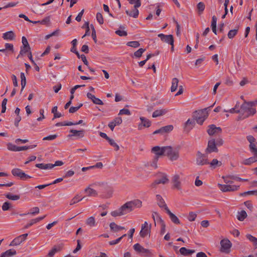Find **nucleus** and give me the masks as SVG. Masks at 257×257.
<instances>
[{
  "instance_id": "f257e3e1",
  "label": "nucleus",
  "mask_w": 257,
  "mask_h": 257,
  "mask_svg": "<svg viewBox=\"0 0 257 257\" xmlns=\"http://www.w3.org/2000/svg\"><path fill=\"white\" fill-rule=\"evenodd\" d=\"M166 154L168 159L171 161L177 160L179 158V148H173L171 146H166Z\"/></svg>"
},
{
  "instance_id": "f03ea898",
  "label": "nucleus",
  "mask_w": 257,
  "mask_h": 257,
  "mask_svg": "<svg viewBox=\"0 0 257 257\" xmlns=\"http://www.w3.org/2000/svg\"><path fill=\"white\" fill-rule=\"evenodd\" d=\"M208 108H206L195 112L194 116L197 123L202 125L204 120L207 118L209 114Z\"/></svg>"
},
{
  "instance_id": "7ed1b4c3",
  "label": "nucleus",
  "mask_w": 257,
  "mask_h": 257,
  "mask_svg": "<svg viewBox=\"0 0 257 257\" xmlns=\"http://www.w3.org/2000/svg\"><path fill=\"white\" fill-rule=\"evenodd\" d=\"M249 101L244 100V102L240 106L242 111L247 113V116H252L256 113V109L253 105L248 104Z\"/></svg>"
},
{
  "instance_id": "20e7f679",
  "label": "nucleus",
  "mask_w": 257,
  "mask_h": 257,
  "mask_svg": "<svg viewBox=\"0 0 257 257\" xmlns=\"http://www.w3.org/2000/svg\"><path fill=\"white\" fill-rule=\"evenodd\" d=\"M152 217L155 221V223L156 224V222H157V223L160 225V233L161 234H164L166 232V224L164 221L157 212H154L152 214Z\"/></svg>"
},
{
  "instance_id": "39448f33",
  "label": "nucleus",
  "mask_w": 257,
  "mask_h": 257,
  "mask_svg": "<svg viewBox=\"0 0 257 257\" xmlns=\"http://www.w3.org/2000/svg\"><path fill=\"white\" fill-rule=\"evenodd\" d=\"M220 245V251L223 253H228L230 251L232 243L229 239L224 238L221 240Z\"/></svg>"
},
{
  "instance_id": "423d86ee",
  "label": "nucleus",
  "mask_w": 257,
  "mask_h": 257,
  "mask_svg": "<svg viewBox=\"0 0 257 257\" xmlns=\"http://www.w3.org/2000/svg\"><path fill=\"white\" fill-rule=\"evenodd\" d=\"M151 224H149L148 222L145 221L142 224L141 230L140 232V235L142 237H145L150 236L151 230Z\"/></svg>"
},
{
  "instance_id": "0eeeda50",
  "label": "nucleus",
  "mask_w": 257,
  "mask_h": 257,
  "mask_svg": "<svg viewBox=\"0 0 257 257\" xmlns=\"http://www.w3.org/2000/svg\"><path fill=\"white\" fill-rule=\"evenodd\" d=\"M12 174L15 177L20 178L22 180H27L32 178L31 176L25 174L20 169L15 168L12 169Z\"/></svg>"
},
{
  "instance_id": "6e6552de",
  "label": "nucleus",
  "mask_w": 257,
  "mask_h": 257,
  "mask_svg": "<svg viewBox=\"0 0 257 257\" xmlns=\"http://www.w3.org/2000/svg\"><path fill=\"white\" fill-rule=\"evenodd\" d=\"M183 175L182 173L175 174L172 177V183L174 188L181 190L182 188L181 176Z\"/></svg>"
},
{
  "instance_id": "1a4fd4ad",
  "label": "nucleus",
  "mask_w": 257,
  "mask_h": 257,
  "mask_svg": "<svg viewBox=\"0 0 257 257\" xmlns=\"http://www.w3.org/2000/svg\"><path fill=\"white\" fill-rule=\"evenodd\" d=\"M128 209V202H127L118 209L112 211L111 212V215L113 217L121 216L126 213Z\"/></svg>"
},
{
  "instance_id": "9d476101",
  "label": "nucleus",
  "mask_w": 257,
  "mask_h": 257,
  "mask_svg": "<svg viewBox=\"0 0 257 257\" xmlns=\"http://www.w3.org/2000/svg\"><path fill=\"white\" fill-rule=\"evenodd\" d=\"M196 164L200 166L209 164L207 156L200 152H198L196 158Z\"/></svg>"
},
{
  "instance_id": "9b49d317",
  "label": "nucleus",
  "mask_w": 257,
  "mask_h": 257,
  "mask_svg": "<svg viewBox=\"0 0 257 257\" xmlns=\"http://www.w3.org/2000/svg\"><path fill=\"white\" fill-rule=\"evenodd\" d=\"M133 249L137 254L141 255H147L150 253L149 249L144 248L138 243L134 245Z\"/></svg>"
},
{
  "instance_id": "f8f14e48",
  "label": "nucleus",
  "mask_w": 257,
  "mask_h": 257,
  "mask_svg": "<svg viewBox=\"0 0 257 257\" xmlns=\"http://www.w3.org/2000/svg\"><path fill=\"white\" fill-rule=\"evenodd\" d=\"M166 147H160L155 146L152 148L151 152L155 155V157L158 159L160 156L165 155L166 154Z\"/></svg>"
},
{
  "instance_id": "ddd939ff",
  "label": "nucleus",
  "mask_w": 257,
  "mask_h": 257,
  "mask_svg": "<svg viewBox=\"0 0 257 257\" xmlns=\"http://www.w3.org/2000/svg\"><path fill=\"white\" fill-rule=\"evenodd\" d=\"M219 188L222 192L234 191L237 190L239 186L230 184H218Z\"/></svg>"
},
{
  "instance_id": "4468645a",
  "label": "nucleus",
  "mask_w": 257,
  "mask_h": 257,
  "mask_svg": "<svg viewBox=\"0 0 257 257\" xmlns=\"http://www.w3.org/2000/svg\"><path fill=\"white\" fill-rule=\"evenodd\" d=\"M28 235V233H25L16 237L11 241L10 246H17L26 240Z\"/></svg>"
},
{
  "instance_id": "2eb2a0df",
  "label": "nucleus",
  "mask_w": 257,
  "mask_h": 257,
  "mask_svg": "<svg viewBox=\"0 0 257 257\" xmlns=\"http://www.w3.org/2000/svg\"><path fill=\"white\" fill-rule=\"evenodd\" d=\"M140 119L141 121L138 124V129L139 130L150 126L151 121L149 119L143 116L140 117Z\"/></svg>"
},
{
  "instance_id": "dca6fc26",
  "label": "nucleus",
  "mask_w": 257,
  "mask_h": 257,
  "mask_svg": "<svg viewBox=\"0 0 257 257\" xmlns=\"http://www.w3.org/2000/svg\"><path fill=\"white\" fill-rule=\"evenodd\" d=\"M218 149L215 144V141L214 139H211L209 140L208 142L207 147L206 149V152L207 153H210L212 152H217Z\"/></svg>"
},
{
  "instance_id": "f3484780",
  "label": "nucleus",
  "mask_w": 257,
  "mask_h": 257,
  "mask_svg": "<svg viewBox=\"0 0 257 257\" xmlns=\"http://www.w3.org/2000/svg\"><path fill=\"white\" fill-rule=\"evenodd\" d=\"M159 177H160V178L155 180L152 184V186L154 187L157 184H161V183L165 184V183H167L168 182L169 179H168L166 174H164V173H160V174H159Z\"/></svg>"
},
{
  "instance_id": "a211bd4d",
  "label": "nucleus",
  "mask_w": 257,
  "mask_h": 257,
  "mask_svg": "<svg viewBox=\"0 0 257 257\" xmlns=\"http://www.w3.org/2000/svg\"><path fill=\"white\" fill-rule=\"evenodd\" d=\"M158 37L160 38L161 40L166 43L173 45L174 43V39L172 35H166L163 34H160Z\"/></svg>"
},
{
  "instance_id": "6ab92c4d",
  "label": "nucleus",
  "mask_w": 257,
  "mask_h": 257,
  "mask_svg": "<svg viewBox=\"0 0 257 257\" xmlns=\"http://www.w3.org/2000/svg\"><path fill=\"white\" fill-rule=\"evenodd\" d=\"M142 206V202L139 199H134L130 201V211L137 208H140Z\"/></svg>"
},
{
  "instance_id": "aec40b11",
  "label": "nucleus",
  "mask_w": 257,
  "mask_h": 257,
  "mask_svg": "<svg viewBox=\"0 0 257 257\" xmlns=\"http://www.w3.org/2000/svg\"><path fill=\"white\" fill-rule=\"evenodd\" d=\"M222 131L221 128L220 127H216L214 124L210 125L208 126L207 133L210 136H213L215 134L221 133Z\"/></svg>"
},
{
  "instance_id": "412c9836",
  "label": "nucleus",
  "mask_w": 257,
  "mask_h": 257,
  "mask_svg": "<svg viewBox=\"0 0 257 257\" xmlns=\"http://www.w3.org/2000/svg\"><path fill=\"white\" fill-rule=\"evenodd\" d=\"M166 211L167 213L169 215L170 219L173 223L177 224H180V222L179 218L174 214L171 212L168 207H166Z\"/></svg>"
},
{
  "instance_id": "4be33fe9",
  "label": "nucleus",
  "mask_w": 257,
  "mask_h": 257,
  "mask_svg": "<svg viewBox=\"0 0 257 257\" xmlns=\"http://www.w3.org/2000/svg\"><path fill=\"white\" fill-rule=\"evenodd\" d=\"M87 97L92 100V101L95 104L103 105V101L98 98H97L93 94L91 93L88 92L87 93Z\"/></svg>"
},
{
  "instance_id": "5701e85b",
  "label": "nucleus",
  "mask_w": 257,
  "mask_h": 257,
  "mask_svg": "<svg viewBox=\"0 0 257 257\" xmlns=\"http://www.w3.org/2000/svg\"><path fill=\"white\" fill-rule=\"evenodd\" d=\"M70 132L72 133V135H68L69 137L76 136L78 138H82L84 136L85 132L84 130L77 131L75 130H71Z\"/></svg>"
},
{
  "instance_id": "b1692460",
  "label": "nucleus",
  "mask_w": 257,
  "mask_h": 257,
  "mask_svg": "<svg viewBox=\"0 0 257 257\" xmlns=\"http://www.w3.org/2000/svg\"><path fill=\"white\" fill-rule=\"evenodd\" d=\"M121 122V118L120 117H117L115 118L112 121L110 122L108 125L112 131L116 125L120 124Z\"/></svg>"
},
{
  "instance_id": "393cba45",
  "label": "nucleus",
  "mask_w": 257,
  "mask_h": 257,
  "mask_svg": "<svg viewBox=\"0 0 257 257\" xmlns=\"http://www.w3.org/2000/svg\"><path fill=\"white\" fill-rule=\"evenodd\" d=\"M2 37L6 40H13L15 38V35L13 31H10L4 33Z\"/></svg>"
},
{
  "instance_id": "a878e982",
  "label": "nucleus",
  "mask_w": 257,
  "mask_h": 257,
  "mask_svg": "<svg viewBox=\"0 0 257 257\" xmlns=\"http://www.w3.org/2000/svg\"><path fill=\"white\" fill-rule=\"evenodd\" d=\"M17 254L16 251L14 249H10L6 251L2 252L0 257H12Z\"/></svg>"
},
{
  "instance_id": "bb28decb",
  "label": "nucleus",
  "mask_w": 257,
  "mask_h": 257,
  "mask_svg": "<svg viewBox=\"0 0 257 257\" xmlns=\"http://www.w3.org/2000/svg\"><path fill=\"white\" fill-rule=\"evenodd\" d=\"M158 159L155 158L153 160L151 161L147 162L145 164V166L147 167L151 168L153 169H155L157 168V162Z\"/></svg>"
},
{
  "instance_id": "cd10ccee",
  "label": "nucleus",
  "mask_w": 257,
  "mask_h": 257,
  "mask_svg": "<svg viewBox=\"0 0 257 257\" xmlns=\"http://www.w3.org/2000/svg\"><path fill=\"white\" fill-rule=\"evenodd\" d=\"M168 111L167 109H160L155 110L152 114L153 117H157L165 114Z\"/></svg>"
},
{
  "instance_id": "c85d7f7f",
  "label": "nucleus",
  "mask_w": 257,
  "mask_h": 257,
  "mask_svg": "<svg viewBox=\"0 0 257 257\" xmlns=\"http://www.w3.org/2000/svg\"><path fill=\"white\" fill-rule=\"evenodd\" d=\"M104 190L103 191V193H106L107 194L105 195V197L106 198H109L112 196L113 190L111 187L107 185V184H104Z\"/></svg>"
},
{
  "instance_id": "c756f323",
  "label": "nucleus",
  "mask_w": 257,
  "mask_h": 257,
  "mask_svg": "<svg viewBox=\"0 0 257 257\" xmlns=\"http://www.w3.org/2000/svg\"><path fill=\"white\" fill-rule=\"evenodd\" d=\"M209 167L211 169H215L218 167H220L222 165V162L221 161H218L216 159H214L212 160L211 162H209Z\"/></svg>"
},
{
  "instance_id": "7c9ffc66",
  "label": "nucleus",
  "mask_w": 257,
  "mask_h": 257,
  "mask_svg": "<svg viewBox=\"0 0 257 257\" xmlns=\"http://www.w3.org/2000/svg\"><path fill=\"white\" fill-rule=\"evenodd\" d=\"M109 226L111 230L114 232H118L124 228V227L118 225L113 222L110 223Z\"/></svg>"
},
{
  "instance_id": "2f4dec72",
  "label": "nucleus",
  "mask_w": 257,
  "mask_h": 257,
  "mask_svg": "<svg viewBox=\"0 0 257 257\" xmlns=\"http://www.w3.org/2000/svg\"><path fill=\"white\" fill-rule=\"evenodd\" d=\"M35 166L42 170H48L52 169V164H37Z\"/></svg>"
},
{
  "instance_id": "473e14b6",
  "label": "nucleus",
  "mask_w": 257,
  "mask_h": 257,
  "mask_svg": "<svg viewBox=\"0 0 257 257\" xmlns=\"http://www.w3.org/2000/svg\"><path fill=\"white\" fill-rule=\"evenodd\" d=\"M125 29L124 27L120 26L119 29L115 31V34L120 37L126 36L127 35V32Z\"/></svg>"
},
{
  "instance_id": "72a5a7b5",
  "label": "nucleus",
  "mask_w": 257,
  "mask_h": 257,
  "mask_svg": "<svg viewBox=\"0 0 257 257\" xmlns=\"http://www.w3.org/2000/svg\"><path fill=\"white\" fill-rule=\"evenodd\" d=\"M179 251L181 254L184 255H189L195 252L194 250L188 249L185 247L180 248Z\"/></svg>"
},
{
  "instance_id": "f704fd0d",
  "label": "nucleus",
  "mask_w": 257,
  "mask_h": 257,
  "mask_svg": "<svg viewBox=\"0 0 257 257\" xmlns=\"http://www.w3.org/2000/svg\"><path fill=\"white\" fill-rule=\"evenodd\" d=\"M156 198L158 201V204L159 206L161 208H164V209L166 210V207H168L166 203H165V201H164L163 199L162 198V197L159 195H156Z\"/></svg>"
},
{
  "instance_id": "c9c22d12",
  "label": "nucleus",
  "mask_w": 257,
  "mask_h": 257,
  "mask_svg": "<svg viewBox=\"0 0 257 257\" xmlns=\"http://www.w3.org/2000/svg\"><path fill=\"white\" fill-rule=\"evenodd\" d=\"M195 124V122L193 120L188 119L184 124V127L187 131L191 130Z\"/></svg>"
},
{
  "instance_id": "e433bc0d",
  "label": "nucleus",
  "mask_w": 257,
  "mask_h": 257,
  "mask_svg": "<svg viewBox=\"0 0 257 257\" xmlns=\"http://www.w3.org/2000/svg\"><path fill=\"white\" fill-rule=\"evenodd\" d=\"M39 212H40V209H39V207H35L31 208L29 212H28L27 213L20 214V216H25V215H27L28 214H32L33 215H34L35 214H38L39 213Z\"/></svg>"
},
{
  "instance_id": "4c0bfd02",
  "label": "nucleus",
  "mask_w": 257,
  "mask_h": 257,
  "mask_svg": "<svg viewBox=\"0 0 257 257\" xmlns=\"http://www.w3.org/2000/svg\"><path fill=\"white\" fill-rule=\"evenodd\" d=\"M85 192L87 194L88 196L95 197L97 195V193L96 190L90 187H87L85 189Z\"/></svg>"
},
{
  "instance_id": "58836bf2",
  "label": "nucleus",
  "mask_w": 257,
  "mask_h": 257,
  "mask_svg": "<svg viewBox=\"0 0 257 257\" xmlns=\"http://www.w3.org/2000/svg\"><path fill=\"white\" fill-rule=\"evenodd\" d=\"M247 215L246 212L244 210H242L238 212L237 215V218L238 220L242 221L247 217Z\"/></svg>"
},
{
  "instance_id": "ea45409f",
  "label": "nucleus",
  "mask_w": 257,
  "mask_h": 257,
  "mask_svg": "<svg viewBox=\"0 0 257 257\" xmlns=\"http://www.w3.org/2000/svg\"><path fill=\"white\" fill-rule=\"evenodd\" d=\"M257 161V155H253V157H250L247 159L243 161V163L245 165H250L252 163L255 162Z\"/></svg>"
},
{
  "instance_id": "a19ab883",
  "label": "nucleus",
  "mask_w": 257,
  "mask_h": 257,
  "mask_svg": "<svg viewBox=\"0 0 257 257\" xmlns=\"http://www.w3.org/2000/svg\"><path fill=\"white\" fill-rule=\"evenodd\" d=\"M86 224L90 227L94 226L96 225L95 218L93 216H91L86 220Z\"/></svg>"
},
{
  "instance_id": "79ce46f5",
  "label": "nucleus",
  "mask_w": 257,
  "mask_h": 257,
  "mask_svg": "<svg viewBox=\"0 0 257 257\" xmlns=\"http://www.w3.org/2000/svg\"><path fill=\"white\" fill-rule=\"evenodd\" d=\"M179 80L176 78H174L172 81V86L171 87V90L172 92H174L177 90L178 87Z\"/></svg>"
},
{
  "instance_id": "37998d69",
  "label": "nucleus",
  "mask_w": 257,
  "mask_h": 257,
  "mask_svg": "<svg viewBox=\"0 0 257 257\" xmlns=\"http://www.w3.org/2000/svg\"><path fill=\"white\" fill-rule=\"evenodd\" d=\"M246 237L247 239H248L250 242H251L253 245L257 247V238L253 236L251 234H247L246 235Z\"/></svg>"
},
{
  "instance_id": "c03bdc74",
  "label": "nucleus",
  "mask_w": 257,
  "mask_h": 257,
  "mask_svg": "<svg viewBox=\"0 0 257 257\" xmlns=\"http://www.w3.org/2000/svg\"><path fill=\"white\" fill-rule=\"evenodd\" d=\"M249 148L250 151L253 155H257V148H256V143H252L251 144H249Z\"/></svg>"
},
{
  "instance_id": "a18cd8bd",
  "label": "nucleus",
  "mask_w": 257,
  "mask_h": 257,
  "mask_svg": "<svg viewBox=\"0 0 257 257\" xmlns=\"http://www.w3.org/2000/svg\"><path fill=\"white\" fill-rule=\"evenodd\" d=\"M138 8L139 7H133L132 10L130 12V17H132L134 18H136L138 17L139 14V10H138Z\"/></svg>"
},
{
  "instance_id": "49530a36",
  "label": "nucleus",
  "mask_w": 257,
  "mask_h": 257,
  "mask_svg": "<svg viewBox=\"0 0 257 257\" xmlns=\"http://www.w3.org/2000/svg\"><path fill=\"white\" fill-rule=\"evenodd\" d=\"M20 77H21V92H22L26 85V78L25 76V74L23 72L21 73Z\"/></svg>"
},
{
  "instance_id": "de8ad7c7",
  "label": "nucleus",
  "mask_w": 257,
  "mask_h": 257,
  "mask_svg": "<svg viewBox=\"0 0 257 257\" xmlns=\"http://www.w3.org/2000/svg\"><path fill=\"white\" fill-rule=\"evenodd\" d=\"M7 198L12 200H18L20 198V195H12L11 193H8L5 195Z\"/></svg>"
},
{
  "instance_id": "09e8293b",
  "label": "nucleus",
  "mask_w": 257,
  "mask_h": 257,
  "mask_svg": "<svg viewBox=\"0 0 257 257\" xmlns=\"http://www.w3.org/2000/svg\"><path fill=\"white\" fill-rule=\"evenodd\" d=\"M8 149L11 151L19 152V147L12 143L7 145Z\"/></svg>"
},
{
  "instance_id": "8fccbe9b",
  "label": "nucleus",
  "mask_w": 257,
  "mask_h": 257,
  "mask_svg": "<svg viewBox=\"0 0 257 257\" xmlns=\"http://www.w3.org/2000/svg\"><path fill=\"white\" fill-rule=\"evenodd\" d=\"M84 198V197L80 198L78 195H77L71 199L70 202V205H72L82 200Z\"/></svg>"
},
{
  "instance_id": "3c124183",
  "label": "nucleus",
  "mask_w": 257,
  "mask_h": 257,
  "mask_svg": "<svg viewBox=\"0 0 257 257\" xmlns=\"http://www.w3.org/2000/svg\"><path fill=\"white\" fill-rule=\"evenodd\" d=\"M197 7L198 11V14L199 15H200L204 11V10L205 9V5H204V4L203 3L199 2L197 4Z\"/></svg>"
},
{
  "instance_id": "603ef678",
  "label": "nucleus",
  "mask_w": 257,
  "mask_h": 257,
  "mask_svg": "<svg viewBox=\"0 0 257 257\" xmlns=\"http://www.w3.org/2000/svg\"><path fill=\"white\" fill-rule=\"evenodd\" d=\"M197 217V214L194 212H189L187 218L190 221H193Z\"/></svg>"
},
{
  "instance_id": "864d4df0",
  "label": "nucleus",
  "mask_w": 257,
  "mask_h": 257,
  "mask_svg": "<svg viewBox=\"0 0 257 257\" xmlns=\"http://www.w3.org/2000/svg\"><path fill=\"white\" fill-rule=\"evenodd\" d=\"M90 27L92 30V34H91L92 38L94 43H97V39H96V31H95L94 27L92 24H91L90 25Z\"/></svg>"
},
{
  "instance_id": "5fc2aeb1",
  "label": "nucleus",
  "mask_w": 257,
  "mask_h": 257,
  "mask_svg": "<svg viewBox=\"0 0 257 257\" xmlns=\"http://www.w3.org/2000/svg\"><path fill=\"white\" fill-rule=\"evenodd\" d=\"M237 33V29L230 30L228 33L227 36L229 39H232Z\"/></svg>"
},
{
  "instance_id": "6e6d98bb",
  "label": "nucleus",
  "mask_w": 257,
  "mask_h": 257,
  "mask_svg": "<svg viewBox=\"0 0 257 257\" xmlns=\"http://www.w3.org/2000/svg\"><path fill=\"white\" fill-rule=\"evenodd\" d=\"M22 44H23V48H28V49H30V45L29 44V43L27 41V39H26V38L24 36H23L22 38Z\"/></svg>"
},
{
  "instance_id": "4d7b16f0",
  "label": "nucleus",
  "mask_w": 257,
  "mask_h": 257,
  "mask_svg": "<svg viewBox=\"0 0 257 257\" xmlns=\"http://www.w3.org/2000/svg\"><path fill=\"white\" fill-rule=\"evenodd\" d=\"M83 106L82 103H80L77 106H72L69 108V112L70 113H74L76 112L81 107Z\"/></svg>"
},
{
  "instance_id": "13d9d810",
  "label": "nucleus",
  "mask_w": 257,
  "mask_h": 257,
  "mask_svg": "<svg viewBox=\"0 0 257 257\" xmlns=\"http://www.w3.org/2000/svg\"><path fill=\"white\" fill-rule=\"evenodd\" d=\"M146 51L145 49L140 48L134 53V56L136 57L140 58L141 57L142 54Z\"/></svg>"
},
{
  "instance_id": "bf43d9fd",
  "label": "nucleus",
  "mask_w": 257,
  "mask_h": 257,
  "mask_svg": "<svg viewBox=\"0 0 257 257\" xmlns=\"http://www.w3.org/2000/svg\"><path fill=\"white\" fill-rule=\"evenodd\" d=\"M126 236V234H123V235H122L121 236H120V237L117 238L115 240L110 241L109 242V244L110 245H113L117 244L121 240V239L124 236Z\"/></svg>"
},
{
  "instance_id": "052dcab7",
  "label": "nucleus",
  "mask_w": 257,
  "mask_h": 257,
  "mask_svg": "<svg viewBox=\"0 0 257 257\" xmlns=\"http://www.w3.org/2000/svg\"><path fill=\"white\" fill-rule=\"evenodd\" d=\"M107 141L109 142V144L111 146L115 147V150L116 151L119 150V146L116 144V143L114 142V141L113 139H111L109 138V139L107 140Z\"/></svg>"
},
{
  "instance_id": "680f3d73",
  "label": "nucleus",
  "mask_w": 257,
  "mask_h": 257,
  "mask_svg": "<svg viewBox=\"0 0 257 257\" xmlns=\"http://www.w3.org/2000/svg\"><path fill=\"white\" fill-rule=\"evenodd\" d=\"M7 101H8L7 98H4L2 101V111H1L2 113H5L6 111V109H7L6 105L7 103Z\"/></svg>"
},
{
  "instance_id": "e2e57ef3",
  "label": "nucleus",
  "mask_w": 257,
  "mask_h": 257,
  "mask_svg": "<svg viewBox=\"0 0 257 257\" xmlns=\"http://www.w3.org/2000/svg\"><path fill=\"white\" fill-rule=\"evenodd\" d=\"M130 4L134 5L135 7H140L141 5V0H130Z\"/></svg>"
},
{
  "instance_id": "0e129e2a",
  "label": "nucleus",
  "mask_w": 257,
  "mask_h": 257,
  "mask_svg": "<svg viewBox=\"0 0 257 257\" xmlns=\"http://www.w3.org/2000/svg\"><path fill=\"white\" fill-rule=\"evenodd\" d=\"M173 129V126L172 125H166L165 126L162 127V130H163V133L165 132H169L172 131Z\"/></svg>"
},
{
  "instance_id": "69168bd1",
  "label": "nucleus",
  "mask_w": 257,
  "mask_h": 257,
  "mask_svg": "<svg viewBox=\"0 0 257 257\" xmlns=\"http://www.w3.org/2000/svg\"><path fill=\"white\" fill-rule=\"evenodd\" d=\"M96 19L100 24H102L104 22L102 14L100 13H97L96 14Z\"/></svg>"
},
{
  "instance_id": "338daca9",
  "label": "nucleus",
  "mask_w": 257,
  "mask_h": 257,
  "mask_svg": "<svg viewBox=\"0 0 257 257\" xmlns=\"http://www.w3.org/2000/svg\"><path fill=\"white\" fill-rule=\"evenodd\" d=\"M5 48L7 51H10L12 53H13L14 52V45L12 44L6 43L5 44Z\"/></svg>"
},
{
  "instance_id": "774afa93",
  "label": "nucleus",
  "mask_w": 257,
  "mask_h": 257,
  "mask_svg": "<svg viewBox=\"0 0 257 257\" xmlns=\"http://www.w3.org/2000/svg\"><path fill=\"white\" fill-rule=\"evenodd\" d=\"M11 203L8 201L5 202L2 205V209L3 211L8 210L10 208Z\"/></svg>"
}]
</instances>
